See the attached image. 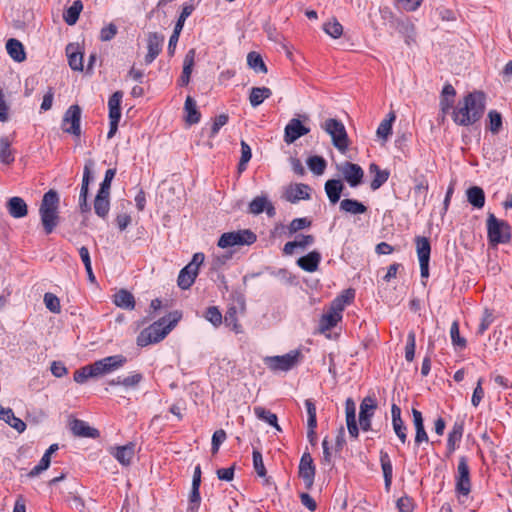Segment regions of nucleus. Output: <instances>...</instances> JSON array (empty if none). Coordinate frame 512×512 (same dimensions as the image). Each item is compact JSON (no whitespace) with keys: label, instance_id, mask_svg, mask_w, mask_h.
<instances>
[{"label":"nucleus","instance_id":"nucleus-1","mask_svg":"<svg viewBox=\"0 0 512 512\" xmlns=\"http://www.w3.org/2000/svg\"><path fill=\"white\" fill-rule=\"evenodd\" d=\"M485 110V94L481 91L468 93L453 108L452 119L459 126H470L480 120Z\"/></svg>","mask_w":512,"mask_h":512},{"label":"nucleus","instance_id":"nucleus-2","mask_svg":"<svg viewBox=\"0 0 512 512\" xmlns=\"http://www.w3.org/2000/svg\"><path fill=\"white\" fill-rule=\"evenodd\" d=\"M180 318L181 314L175 311L155 321L140 332L137 337V344L144 347L149 344L160 342L176 326Z\"/></svg>","mask_w":512,"mask_h":512},{"label":"nucleus","instance_id":"nucleus-3","mask_svg":"<svg viewBox=\"0 0 512 512\" xmlns=\"http://www.w3.org/2000/svg\"><path fill=\"white\" fill-rule=\"evenodd\" d=\"M59 202V195L53 189L46 192L42 198L39 214L46 234H51L59 223Z\"/></svg>","mask_w":512,"mask_h":512},{"label":"nucleus","instance_id":"nucleus-4","mask_svg":"<svg viewBox=\"0 0 512 512\" xmlns=\"http://www.w3.org/2000/svg\"><path fill=\"white\" fill-rule=\"evenodd\" d=\"M486 225L488 241L492 246L510 241L511 228L505 220L498 219L493 213H489Z\"/></svg>","mask_w":512,"mask_h":512},{"label":"nucleus","instance_id":"nucleus-5","mask_svg":"<svg viewBox=\"0 0 512 512\" xmlns=\"http://www.w3.org/2000/svg\"><path fill=\"white\" fill-rule=\"evenodd\" d=\"M257 236L250 229L223 233L218 240V247L225 249L234 246L252 245L256 242Z\"/></svg>","mask_w":512,"mask_h":512},{"label":"nucleus","instance_id":"nucleus-6","mask_svg":"<svg viewBox=\"0 0 512 512\" xmlns=\"http://www.w3.org/2000/svg\"><path fill=\"white\" fill-rule=\"evenodd\" d=\"M321 127L331 136L333 145L342 153L348 149V136L344 124L334 118L327 119Z\"/></svg>","mask_w":512,"mask_h":512},{"label":"nucleus","instance_id":"nucleus-7","mask_svg":"<svg viewBox=\"0 0 512 512\" xmlns=\"http://www.w3.org/2000/svg\"><path fill=\"white\" fill-rule=\"evenodd\" d=\"M126 362V357L121 354L108 356L88 365L89 373L91 378H97L119 369Z\"/></svg>","mask_w":512,"mask_h":512},{"label":"nucleus","instance_id":"nucleus-8","mask_svg":"<svg viewBox=\"0 0 512 512\" xmlns=\"http://www.w3.org/2000/svg\"><path fill=\"white\" fill-rule=\"evenodd\" d=\"M300 357L301 353L298 350H292L284 355L268 356L264 359V363L272 371L286 372L298 364Z\"/></svg>","mask_w":512,"mask_h":512},{"label":"nucleus","instance_id":"nucleus-9","mask_svg":"<svg viewBox=\"0 0 512 512\" xmlns=\"http://www.w3.org/2000/svg\"><path fill=\"white\" fill-rule=\"evenodd\" d=\"M455 492L464 497H467L471 492L470 469L465 456L459 458L455 476Z\"/></svg>","mask_w":512,"mask_h":512},{"label":"nucleus","instance_id":"nucleus-10","mask_svg":"<svg viewBox=\"0 0 512 512\" xmlns=\"http://www.w3.org/2000/svg\"><path fill=\"white\" fill-rule=\"evenodd\" d=\"M308 120L309 118L305 114L299 115V118H292L284 130L285 143L292 144L300 137L308 134L310 128L303 124V122H307Z\"/></svg>","mask_w":512,"mask_h":512},{"label":"nucleus","instance_id":"nucleus-11","mask_svg":"<svg viewBox=\"0 0 512 512\" xmlns=\"http://www.w3.org/2000/svg\"><path fill=\"white\" fill-rule=\"evenodd\" d=\"M81 108L79 105H71L65 112L62 120V130L75 137L81 135Z\"/></svg>","mask_w":512,"mask_h":512},{"label":"nucleus","instance_id":"nucleus-12","mask_svg":"<svg viewBox=\"0 0 512 512\" xmlns=\"http://www.w3.org/2000/svg\"><path fill=\"white\" fill-rule=\"evenodd\" d=\"M417 256L420 264V273L422 278L429 276V260L431 253V245L428 238L417 236L415 238Z\"/></svg>","mask_w":512,"mask_h":512},{"label":"nucleus","instance_id":"nucleus-13","mask_svg":"<svg viewBox=\"0 0 512 512\" xmlns=\"http://www.w3.org/2000/svg\"><path fill=\"white\" fill-rule=\"evenodd\" d=\"M338 170L351 187H357L362 183L364 171L358 164L346 161L338 166Z\"/></svg>","mask_w":512,"mask_h":512},{"label":"nucleus","instance_id":"nucleus-14","mask_svg":"<svg viewBox=\"0 0 512 512\" xmlns=\"http://www.w3.org/2000/svg\"><path fill=\"white\" fill-rule=\"evenodd\" d=\"M377 408V404L372 397H365L360 404L359 425L363 431L371 429V419Z\"/></svg>","mask_w":512,"mask_h":512},{"label":"nucleus","instance_id":"nucleus-15","mask_svg":"<svg viewBox=\"0 0 512 512\" xmlns=\"http://www.w3.org/2000/svg\"><path fill=\"white\" fill-rule=\"evenodd\" d=\"M299 477L303 479L305 487L311 489L315 477V465L309 453H304L299 463Z\"/></svg>","mask_w":512,"mask_h":512},{"label":"nucleus","instance_id":"nucleus-16","mask_svg":"<svg viewBox=\"0 0 512 512\" xmlns=\"http://www.w3.org/2000/svg\"><path fill=\"white\" fill-rule=\"evenodd\" d=\"M163 42H164L163 35H161L157 32L149 33L148 39H147L148 52L145 56V63L147 65L151 64L156 59V57L160 54V52L162 51Z\"/></svg>","mask_w":512,"mask_h":512},{"label":"nucleus","instance_id":"nucleus-17","mask_svg":"<svg viewBox=\"0 0 512 512\" xmlns=\"http://www.w3.org/2000/svg\"><path fill=\"white\" fill-rule=\"evenodd\" d=\"M310 191L311 188L307 184L298 183L294 185H290L285 192V199L288 202L296 203L299 200H308L310 199Z\"/></svg>","mask_w":512,"mask_h":512},{"label":"nucleus","instance_id":"nucleus-18","mask_svg":"<svg viewBox=\"0 0 512 512\" xmlns=\"http://www.w3.org/2000/svg\"><path fill=\"white\" fill-rule=\"evenodd\" d=\"M266 211L269 217H273L276 213L274 206L270 203L266 196H257L249 204L248 212L253 215H259Z\"/></svg>","mask_w":512,"mask_h":512},{"label":"nucleus","instance_id":"nucleus-19","mask_svg":"<svg viewBox=\"0 0 512 512\" xmlns=\"http://www.w3.org/2000/svg\"><path fill=\"white\" fill-rule=\"evenodd\" d=\"M345 412L349 435L353 438H357L359 435V429L356 422V405L351 398H348L345 402Z\"/></svg>","mask_w":512,"mask_h":512},{"label":"nucleus","instance_id":"nucleus-20","mask_svg":"<svg viewBox=\"0 0 512 512\" xmlns=\"http://www.w3.org/2000/svg\"><path fill=\"white\" fill-rule=\"evenodd\" d=\"M135 446L132 443L123 445V446H117V447H111L110 448V454L116 458V460L124 465L127 466L130 464L131 459L134 456L135 453Z\"/></svg>","mask_w":512,"mask_h":512},{"label":"nucleus","instance_id":"nucleus-21","mask_svg":"<svg viewBox=\"0 0 512 512\" xmlns=\"http://www.w3.org/2000/svg\"><path fill=\"white\" fill-rule=\"evenodd\" d=\"M321 262V254L318 251H311L297 260V265L306 272H315Z\"/></svg>","mask_w":512,"mask_h":512},{"label":"nucleus","instance_id":"nucleus-22","mask_svg":"<svg viewBox=\"0 0 512 512\" xmlns=\"http://www.w3.org/2000/svg\"><path fill=\"white\" fill-rule=\"evenodd\" d=\"M0 420L14 428L18 433H22L26 429V424L20 418L16 417L11 408L0 406Z\"/></svg>","mask_w":512,"mask_h":512},{"label":"nucleus","instance_id":"nucleus-23","mask_svg":"<svg viewBox=\"0 0 512 512\" xmlns=\"http://www.w3.org/2000/svg\"><path fill=\"white\" fill-rule=\"evenodd\" d=\"M195 61V49H190L184 58L182 74L179 78V85L186 86L190 82L191 73Z\"/></svg>","mask_w":512,"mask_h":512},{"label":"nucleus","instance_id":"nucleus-24","mask_svg":"<svg viewBox=\"0 0 512 512\" xmlns=\"http://www.w3.org/2000/svg\"><path fill=\"white\" fill-rule=\"evenodd\" d=\"M113 297V302L117 307L125 310H133L135 308V298L128 290L120 289Z\"/></svg>","mask_w":512,"mask_h":512},{"label":"nucleus","instance_id":"nucleus-25","mask_svg":"<svg viewBox=\"0 0 512 512\" xmlns=\"http://www.w3.org/2000/svg\"><path fill=\"white\" fill-rule=\"evenodd\" d=\"M71 430L74 435L79 437L96 438L99 436V431L90 427L85 421L75 419L72 422Z\"/></svg>","mask_w":512,"mask_h":512},{"label":"nucleus","instance_id":"nucleus-26","mask_svg":"<svg viewBox=\"0 0 512 512\" xmlns=\"http://www.w3.org/2000/svg\"><path fill=\"white\" fill-rule=\"evenodd\" d=\"M380 464L383 472L385 489L389 491L393 478V466L388 453L384 450L380 451Z\"/></svg>","mask_w":512,"mask_h":512},{"label":"nucleus","instance_id":"nucleus-27","mask_svg":"<svg viewBox=\"0 0 512 512\" xmlns=\"http://www.w3.org/2000/svg\"><path fill=\"white\" fill-rule=\"evenodd\" d=\"M66 55L68 57L69 66L72 70H83V54L78 50L77 46L74 44H68L66 47Z\"/></svg>","mask_w":512,"mask_h":512},{"label":"nucleus","instance_id":"nucleus-28","mask_svg":"<svg viewBox=\"0 0 512 512\" xmlns=\"http://www.w3.org/2000/svg\"><path fill=\"white\" fill-rule=\"evenodd\" d=\"M9 214L14 218L25 217L28 213L27 204L20 197H12L7 202Z\"/></svg>","mask_w":512,"mask_h":512},{"label":"nucleus","instance_id":"nucleus-29","mask_svg":"<svg viewBox=\"0 0 512 512\" xmlns=\"http://www.w3.org/2000/svg\"><path fill=\"white\" fill-rule=\"evenodd\" d=\"M369 172L374 174V177L370 183V188L373 191L379 189L390 176V172L388 170H381L380 167L375 163L370 164Z\"/></svg>","mask_w":512,"mask_h":512},{"label":"nucleus","instance_id":"nucleus-30","mask_svg":"<svg viewBox=\"0 0 512 512\" xmlns=\"http://www.w3.org/2000/svg\"><path fill=\"white\" fill-rule=\"evenodd\" d=\"M343 189L344 185L340 180L330 179L325 183V192L332 204H335L340 200Z\"/></svg>","mask_w":512,"mask_h":512},{"label":"nucleus","instance_id":"nucleus-31","mask_svg":"<svg viewBox=\"0 0 512 512\" xmlns=\"http://www.w3.org/2000/svg\"><path fill=\"white\" fill-rule=\"evenodd\" d=\"M184 111L186 113L185 120L189 125L197 124L200 121L201 113L197 108L196 101L191 96H187L185 100Z\"/></svg>","mask_w":512,"mask_h":512},{"label":"nucleus","instance_id":"nucleus-32","mask_svg":"<svg viewBox=\"0 0 512 512\" xmlns=\"http://www.w3.org/2000/svg\"><path fill=\"white\" fill-rule=\"evenodd\" d=\"M6 49L9 56L16 62H22L26 59L23 44L14 38H11L6 43Z\"/></svg>","mask_w":512,"mask_h":512},{"label":"nucleus","instance_id":"nucleus-33","mask_svg":"<svg viewBox=\"0 0 512 512\" xmlns=\"http://www.w3.org/2000/svg\"><path fill=\"white\" fill-rule=\"evenodd\" d=\"M467 201L476 209H481L485 205V193L479 186H472L466 191Z\"/></svg>","mask_w":512,"mask_h":512},{"label":"nucleus","instance_id":"nucleus-34","mask_svg":"<svg viewBox=\"0 0 512 512\" xmlns=\"http://www.w3.org/2000/svg\"><path fill=\"white\" fill-rule=\"evenodd\" d=\"M197 275L198 271H196L195 268L185 266L183 269H181L178 275V286L183 290L189 289L193 285Z\"/></svg>","mask_w":512,"mask_h":512},{"label":"nucleus","instance_id":"nucleus-35","mask_svg":"<svg viewBox=\"0 0 512 512\" xmlns=\"http://www.w3.org/2000/svg\"><path fill=\"white\" fill-rule=\"evenodd\" d=\"M271 95L272 91L268 87H253L250 91L249 102L252 107H257Z\"/></svg>","mask_w":512,"mask_h":512},{"label":"nucleus","instance_id":"nucleus-36","mask_svg":"<svg viewBox=\"0 0 512 512\" xmlns=\"http://www.w3.org/2000/svg\"><path fill=\"white\" fill-rule=\"evenodd\" d=\"M109 198V194H100V192H97V195L94 200V211L101 218H106L109 213Z\"/></svg>","mask_w":512,"mask_h":512},{"label":"nucleus","instance_id":"nucleus-37","mask_svg":"<svg viewBox=\"0 0 512 512\" xmlns=\"http://www.w3.org/2000/svg\"><path fill=\"white\" fill-rule=\"evenodd\" d=\"M464 426L462 422H455L452 430L448 434L447 449L449 453H452L456 449V444L461 441L463 435Z\"/></svg>","mask_w":512,"mask_h":512},{"label":"nucleus","instance_id":"nucleus-38","mask_svg":"<svg viewBox=\"0 0 512 512\" xmlns=\"http://www.w3.org/2000/svg\"><path fill=\"white\" fill-rule=\"evenodd\" d=\"M83 9V3L80 0H75L72 5L67 8L63 13V19L68 25H74L80 16Z\"/></svg>","mask_w":512,"mask_h":512},{"label":"nucleus","instance_id":"nucleus-39","mask_svg":"<svg viewBox=\"0 0 512 512\" xmlns=\"http://www.w3.org/2000/svg\"><path fill=\"white\" fill-rule=\"evenodd\" d=\"M340 209L353 215L363 214L367 211V207L363 203L354 199H343L340 202Z\"/></svg>","mask_w":512,"mask_h":512},{"label":"nucleus","instance_id":"nucleus-40","mask_svg":"<svg viewBox=\"0 0 512 512\" xmlns=\"http://www.w3.org/2000/svg\"><path fill=\"white\" fill-rule=\"evenodd\" d=\"M94 161L92 159H88L85 162L84 168H83V178H82V184L80 189V195L88 196L89 191V184L91 180L93 179L92 172L94 168Z\"/></svg>","mask_w":512,"mask_h":512},{"label":"nucleus","instance_id":"nucleus-41","mask_svg":"<svg viewBox=\"0 0 512 512\" xmlns=\"http://www.w3.org/2000/svg\"><path fill=\"white\" fill-rule=\"evenodd\" d=\"M14 160L15 156L11 149V141L7 137L0 138V162L9 165Z\"/></svg>","mask_w":512,"mask_h":512},{"label":"nucleus","instance_id":"nucleus-42","mask_svg":"<svg viewBox=\"0 0 512 512\" xmlns=\"http://www.w3.org/2000/svg\"><path fill=\"white\" fill-rule=\"evenodd\" d=\"M123 98V92L122 91H116L114 92L109 100H108V107H109V118H121V101Z\"/></svg>","mask_w":512,"mask_h":512},{"label":"nucleus","instance_id":"nucleus-43","mask_svg":"<svg viewBox=\"0 0 512 512\" xmlns=\"http://www.w3.org/2000/svg\"><path fill=\"white\" fill-rule=\"evenodd\" d=\"M247 64L256 73H267V66L261 55L255 51L249 52L247 55Z\"/></svg>","mask_w":512,"mask_h":512},{"label":"nucleus","instance_id":"nucleus-44","mask_svg":"<svg viewBox=\"0 0 512 512\" xmlns=\"http://www.w3.org/2000/svg\"><path fill=\"white\" fill-rule=\"evenodd\" d=\"M254 414L257 416L258 419L268 423L269 425L275 427L277 430H281L277 423V416L276 414L272 413L271 411L265 409L261 406L254 407Z\"/></svg>","mask_w":512,"mask_h":512},{"label":"nucleus","instance_id":"nucleus-45","mask_svg":"<svg viewBox=\"0 0 512 512\" xmlns=\"http://www.w3.org/2000/svg\"><path fill=\"white\" fill-rule=\"evenodd\" d=\"M397 29L405 36L406 43L410 44V40H413L415 36V26L413 22L409 18L400 19L397 21Z\"/></svg>","mask_w":512,"mask_h":512},{"label":"nucleus","instance_id":"nucleus-46","mask_svg":"<svg viewBox=\"0 0 512 512\" xmlns=\"http://www.w3.org/2000/svg\"><path fill=\"white\" fill-rule=\"evenodd\" d=\"M395 120V114L393 112L388 114V118L384 119L377 128V136L386 141L392 133V123Z\"/></svg>","mask_w":512,"mask_h":512},{"label":"nucleus","instance_id":"nucleus-47","mask_svg":"<svg viewBox=\"0 0 512 512\" xmlns=\"http://www.w3.org/2000/svg\"><path fill=\"white\" fill-rule=\"evenodd\" d=\"M309 169L316 175H322L326 169L327 163L321 156H311L307 159Z\"/></svg>","mask_w":512,"mask_h":512},{"label":"nucleus","instance_id":"nucleus-48","mask_svg":"<svg viewBox=\"0 0 512 512\" xmlns=\"http://www.w3.org/2000/svg\"><path fill=\"white\" fill-rule=\"evenodd\" d=\"M450 337H451L452 344L455 347H457L459 349H464L466 347V345H467L466 339L460 335L459 324L457 321H454L451 324Z\"/></svg>","mask_w":512,"mask_h":512},{"label":"nucleus","instance_id":"nucleus-49","mask_svg":"<svg viewBox=\"0 0 512 512\" xmlns=\"http://www.w3.org/2000/svg\"><path fill=\"white\" fill-rule=\"evenodd\" d=\"M488 129L492 134H498L502 128V116L496 110H491L488 113Z\"/></svg>","mask_w":512,"mask_h":512},{"label":"nucleus","instance_id":"nucleus-50","mask_svg":"<svg viewBox=\"0 0 512 512\" xmlns=\"http://www.w3.org/2000/svg\"><path fill=\"white\" fill-rule=\"evenodd\" d=\"M252 157V152L250 146L244 141H241V157L238 163V171L242 173L246 170L247 164Z\"/></svg>","mask_w":512,"mask_h":512},{"label":"nucleus","instance_id":"nucleus-51","mask_svg":"<svg viewBox=\"0 0 512 512\" xmlns=\"http://www.w3.org/2000/svg\"><path fill=\"white\" fill-rule=\"evenodd\" d=\"M342 315H337L334 312L329 311L324 314L320 320V327L322 330H329L337 325L341 320Z\"/></svg>","mask_w":512,"mask_h":512},{"label":"nucleus","instance_id":"nucleus-52","mask_svg":"<svg viewBox=\"0 0 512 512\" xmlns=\"http://www.w3.org/2000/svg\"><path fill=\"white\" fill-rule=\"evenodd\" d=\"M253 467L259 477H266L267 471L263 462L262 454L259 450L254 449L252 453Z\"/></svg>","mask_w":512,"mask_h":512},{"label":"nucleus","instance_id":"nucleus-53","mask_svg":"<svg viewBox=\"0 0 512 512\" xmlns=\"http://www.w3.org/2000/svg\"><path fill=\"white\" fill-rule=\"evenodd\" d=\"M323 30L332 38H339L343 33L342 25L337 21L333 20L323 25Z\"/></svg>","mask_w":512,"mask_h":512},{"label":"nucleus","instance_id":"nucleus-54","mask_svg":"<svg viewBox=\"0 0 512 512\" xmlns=\"http://www.w3.org/2000/svg\"><path fill=\"white\" fill-rule=\"evenodd\" d=\"M416 348V336L414 331H410L407 336V343L405 347V358L408 362L413 361Z\"/></svg>","mask_w":512,"mask_h":512},{"label":"nucleus","instance_id":"nucleus-55","mask_svg":"<svg viewBox=\"0 0 512 512\" xmlns=\"http://www.w3.org/2000/svg\"><path fill=\"white\" fill-rule=\"evenodd\" d=\"M200 488H192L189 494V505L187 512H198L201 502Z\"/></svg>","mask_w":512,"mask_h":512},{"label":"nucleus","instance_id":"nucleus-56","mask_svg":"<svg viewBox=\"0 0 512 512\" xmlns=\"http://www.w3.org/2000/svg\"><path fill=\"white\" fill-rule=\"evenodd\" d=\"M116 169H108L105 172V176L103 181L100 184V188L98 192L100 194H109L110 195V188L113 178L115 177Z\"/></svg>","mask_w":512,"mask_h":512},{"label":"nucleus","instance_id":"nucleus-57","mask_svg":"<svg viewBox=\"0 0 512 512\" xmlns=\"http://www.w3.org/2000/svg\"><path fill=\"white\" fill-rule=\"evenodd\" d=\"M44 303L46 308L53 313H59L61 310L59 298L52 293H45Z\"/></svg>","mask_w":512,"mask_h":512},{"label":"nucleus","instance_id":"nucleus-58","mask_svg":"<svg viewBox=\"0 0 512 512\" xmlns=\"http://www.w3.org/2000/svg\"><path fill=\"white\" fill-rule=\"evenodd\" d=\"M310 226H311V221L309 219L295 218L290 222V224L288 226L289 234L292 235V234L298 232L299 230L308 228Z\"/></svg>","mask_w":512,"mask_h":512},{"label":"nucleus","instance_id":"nucleus-59","mask_svg":"<svg viewBox=\"0 0 512 512\" xmlns=\"http://www.w3.org/2000/svg\"><path fill=\"white\" fill-rule=\"evenodd\" d=\"M51 458L47 455H43L39 463L31 469L28 473V476L33 478L41 474L43 471L47 470L50 466Z\"/></svg>","mask_w":512,"mask_h":512},{"label":"nucleus","instance_id":"nucleus-60","mask_svg":"<svg viewBox=\"0 0 512 512\" xmlns=\"http://www.w3.org/2000/svg\"><path fill=\"white\" fill-rule=\"evenodd\" d=\"M224 322L228 327H232V329L236 333L240 332V325L238 324V321H237L235 307H231L228 309V311L226 312L225 317H224Z\"/></svg>","mask_w":512,"mask_h":512},{"label":"nucleus","instance_id":"nucleus-61","mask_svg":"<svg viewBox=\"0 0 512 512\" xmlns=\"http://www.w3.org/2000/svg\"><path fill=\"white\" fill-rule=\"evenodd\" d=\"M118 32V28L114 23H109L100 30L99 38L103 42L112 40Z\"/></svg>","mask_w":512,"mask_h":512},{"label":"nucleus","instance_id":"nucleus-62","mask_svg":"<svg viewBox=\"0 0 512 512\" xmlns=\"http://www.w3.org/2000/svg\"><path fill=\"white\" fill-rule=\"evenodd\" d=\"M205 318L214 326H219L222 323V314L215 306H211L206 310Z\"/></svg>","mask_w":512,"mask_h":512},{"label":"nucleus","instance_id":"nucleus-63","mask_svg":"<svg viewBox=\"0 0 512 512\" xmlns=\"http://www.w3.org/2000/svg\"><path fill=\"white\" fill-rule=\"evenodd\" d=\"M305 407L308 415L307 426H317L316 406L311 399L305 400Z\"/></svg>","mask_w":512,"mask_h":512},{"label":"nucleus","instance_id":"nucleus-64","mask_svg":"<svg viewBox=\"0 0 512 512\" xmlns=\"http://www.w3.org/2000/svg\"><path fill=\"white\" fill-rule=\"evenodd\" d=\"M226 432L223 429L216 430L212 436V453L218 452L220 445L226 440Z\"/></svg>","mask_w":512,"mask_h":512}]
</instances>
